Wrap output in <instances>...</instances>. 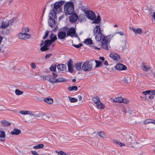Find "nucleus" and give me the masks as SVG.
<instances>
[{"label":"nucleus","mask_w":155,"mask_h":155,"mask_svg":"<svg viewBox=\"0 0 155 155\" xmlns=\"http://www.w3.org/2000/svg\"><path fill=\"white\" fill-rule=\"evenodd\" d=\"M102 32V30L101 29L100 26L96 25L94 28L93 31V34L97 41H100L101 40L102 38L104 36Z\"/></svg>","instance_id":"1"},{"label":"nucleus","mask_w":155,"mask_h":155,"mask_svg":"<svg viewBox=\"0 0 155 155\" xmlns=\"http://www.w3.org/2000/svg\"><path fill=\"white\" fill-rule=\"evenodd\" d=\"M74 10V4L72 2H68L64 5V12L67 15L73 13Z\"/></svg>","instance_id":"2"},{"label":"nucleus","mask_w":155,"mask_h":155,"mask_svg":"<svg viewBox=\"0 0 155 155\" xmlns=\"http://www.w3.org/2000/svg\"><path fill=\"white\" fill-rule=\"evenodd\" d=\"M108 36H103L102 38L101 46L102 48L106 50L109 49V43L110 41L109 40Z\"/></svg>","instance_id":"3"},{"label":"nucleus","mask_w":155,"mask_h":155,"mask_svg":"<svg viewBox=\"0 0 155 155\" xmlns=\"http://www.w3.org/2000/svg\"><path fill=\"white\" fill-rule=\"evenodd\" d=\"M64 3V2L63 1L56 2L54 4V7L52 10L56 12V13H59L61 11V6Z\"/></svg>","instance_id":"4"},{"label":"nucleus","mask_w":155,"mask_h":155,"mask_svg":"<svg viewBox=\"0 0 155 155\" xmlns=\"http://www.w3.org/2000/svg\"><path fill=\"white\" fill-rule=\"evenodd\" d=\"M92 64L89 61L84 62L82 66V69L84 71H89L92 68Z\"/></svg>","instance_id":"5"},{"label":"nucleus","mask_w":155,"mask_h":155,"mask_svg":"<svg viewBox=\"0 0 155 155\" xmlns=\"http://www.w3.org/2000/svg\"><path fill=\"white\" fill-rule=\"evenodd\" d=\"M87 17L89 19L93 20L96 18V15L94 12L90 10H87L85 12Z\"/></svg>","instance_id":"6"},{"label":"nucleus","mask_w":155,"mask_h":155,"mask_svg":"<svg viewBox=\"0 0 155 155\" xmlns=\"http://www.w3.org/2000/svg\"><path fill=\"white\" fill-rule=\"evenodd\" d=\"M18 36L20 39H27L30 38L31 36L30 35L27 33H20L18 35Z\"/></svg>","instance_id":"7"},{"label":"nucleus","mask_w":155,"mask_h":155,"mask_svg":"<svg viewBox=\"0 0 155 155\" xmlns=\"http://www.w3.org/2000/svg\"><path fill=\"white\" fill-rule=\"evenodd\" d=\"M115 68L119 71H121L126 70L127 68V67L123 64H117L115 66Z\"/></svg>","instance_id":"8"},{"label":"nucleus","mask_w":155,"mask_h":155,"mask_svg":"<svg viewBox=\"0 0 155 155\" xmlns=\"http://www.w3.org/2000/svg\"><path fill=\"white\" fill-rule=\"evenodd\" d=\"M76 30L73 28H70L67 31V36L73 37L75 34Z\"/></svg>","instance_id":"9"},{"label":"nucleus","mask_w":155,"mask_h":155,"mask_svg":"<svg viewBox=\"0 0 155 155\" xmlns=\"http://www.w3.org/2000/svg\"><path fill=\"white\" fill-rule=\"evenodd\" d=\"M71 14V16L70 17L69 20L71 23H74L76 21L78 18V17L75 13H72Z\"/></svg>","instance_id":"10"},{"label":"nucleus","mask_w":155,"mask_h":155,"mask_svg":"<svg viewBox=\"0 0 155 155\" xmlns=\"http://www.w3.org/2000/svg\"><path fill=\"white\" fill-rule=\"evenodd\" d=\"M73 64V61L71 59H70L67 62L68 70L71 73H72L74 71Z\"/></svg>","instance_id":"11"},{"label":"nucleus","mask_w":155,"mask_h":155,"mask_svg":"<svg viewBox=\"0 0 155 155\" xmlns=\"http://www.w3.org/2000/svg\"><path fill=\"white\" fill-rule=\"evenodd\" d=\"M67 80L65 78H59L57 79L53 78V81H51V82L52 83L54 84L55 83L65 82Z\"/></svg>","instance_id":"12"},{"label":"nucleus","mask_w":155,"mask_h":155,"mask_svg":"<svg viewBox=\"0 0 155 155\" xmlns=\"http://www.w3.org/2000/svg\"><path fill=\"white\" fill-rule=\"evenodd\" d=\"M58 13H56V12L52 10L50 11V13L49 14V19H53V18L54 19H56V14Z\"/></svg>","instance_id":"13"},{"label":"nucleus","mask_w":155,"mask_h":155,"mask_svg":"<svg viewBox=\"0 0 155 155\" xmlns=\"http://www.w3.org/2000/svg\"><path fill=\"white\" fill-rule=\"evenodd\" d=\"M130 29L133 31L136 35L137 34H140L142 32V29L140 28H135L134 27H132Z\"/></svg>","instance_id":"14"},{"label":"nucleus","mask_w":155,"mask_h":155,"mask_svg":"<svg viewBox=\"0 0 155 155\" xmlns=\"http://www.w3.org/2000/svg\"><path fill=\"white\" fill-rule=\"evenodd\" d=\"M66 36V32L64 31H61L58 34V37L61 40L64 39Z\"/></svg>","instance_id":"15"},{"label":"nucleus","mask_w":155,"mask_h":155,"mask_svg":"<svg viewBox=\"0 0 155 155\" xmlns=\"http://www.w3.org/2000/svg\"><path fill=\"white\" fill-rule=\"evenodd\" d=\"M110 57L115 60H120V56L117 54L113 53H111L110 55Z\"/></svg>","instance_id":"16"},{"label":"nucleus","mask_w":155,"mask_h":155,"mask_svg":"<svg viewBox=\"0 0 155 155\" xmlns=\"http://www.w3.org/2000/svg\"><path fill=\"white\" fill-rule=\"evenodd\" d=\"M5 139V132L0 130V141L2 142H4Z\"/></svg>","instance_id":"17"},{"label":"nucleus","mask_w":155,"mask_h":155,"mask_svg":"<svg viewBox=\"0 0 155 155\" xmlns=\"http://www.w3.org/2000/svg\"><path fill=\"white\" fill-rule=\"evenodd\" d=\"M55 19L54 18L53 19H49L48 20L49 25L52 28L54 27L55 26Z\"/></svg>","instance_id":"18"},{"label":"nucleus","mask_w":155,"mask_h":155,"mask_svg":"<svg viewBox=\"0 0 155 155\" xmlns=\"http://www.w3.org/2000/svg\"><path fill=\"white\" fill-rule=\"evenodd\" d=\"M49 38L50 39V40L53 43L57 39V38L56 35L54 33H52L49 36Z\"/></svg>","instance_id":"19"},{"label":"nucleus","mask_w":155,"mask_h":155,"mask_svg":"<svg viewBox=\"0 0 155 155\" xmlns=\"http://www.w3.org/2000/svg\"><path fill=\"white\" fill-rule=\"evenodd\" d=\"M21 132V130L17 129H14L13 131H11V134L12 135H18Z\"/></svg>","instance_id":"20"},{"label":"nucleus","mask_w":155,"mask_h":155,"mask_svg":"<svg viewBox=\"0 0 155 155\" xmlns=\"http://www.w3.org/2000/svg\"><path fill=\"white\" fill-rule=\"evenodd\" d=\"M57 68L60 71H64L65 69L66 66L64 64H60L57 65Z\"/></svg>","instance_id":"21"},{"label":"nucleus","mask_w":155,"mask_h":155,"mask_svg":"<svg viewBox=\"0 0 155 155\" xmlns=\"http://www.w3.org/2000/svg\"><path fill=\"white\" fill-rule=\"evenodd\" d=\"M143 145L144 143L143 141H140L139 142H137L135 145V148H140Z\"/></svg>","instance_id":"22"},{"label":"nucleus","mask_w":155,"mask_h":155,"mask_svg":"<svg viewBox=\"0 0 155 155\" xmlns=\"http://www.w3.org/2000/svg\"><path fill=\"white\" fill-rule=\"evenodd\" d=\"M74 66L75 68L78 71H80L82 69L81 63L78 62L74 64Z\"/></svg>","instance_id":"23"},{"label":"nucleus","mask_w":155,"mask_h":155,"mask_svg":"<svg viewBox=\"0 0 155 155\" xmlns=\"http://www.w3.org/2000/svg\"><path fill=\"white\" fill-rule=\"evenodd\" d=\"M1 124L4 126H8L11 125V123L5 120H3L1 121Z\"/></svg>","instance_id":"24"},{"label":"nucleus","mask_w":155,"mask_h":155,"mask_svg":"<svg viewBox=\"0 0 155 155\" xmlns=\"http://www.w3.org/2000/svg\"><path fill=\"white\" fill-rule=\"evenodd\" d=\"M9 25L8 21H4L2 22V25L0 27L2 28H4L8 27Z\"/></svg>","instance_id":"25"},{"label":"nucleus","mask_w":155,"mask_h":155,"mask_svg":"<svg viewBox=\"0 0 155 155\" xmlns=\"http://www.w3.org/2000/svg\"><path fill=\"white\" fill-rule=\"evenodd\" d=\"M122 98L121 97H117L113 99L114 102L118 103H122Z\"/></svg>","instance_id":"26"},{"label":"nucleus","mask_w":155,"mask_h":155,"mask_svg":"<svg viewBox=\"0 0 155 155\" xmlns=\"http://www.w3.org/2000/svg\"><path fill=\"white\" fill-rule=\"evenodd\" d=\"M151 123L155 124V120L151 119H147L145 120L144 122V124H148Z\"/></svg>","instance_id":"27"},{"label":"nucleus","mask_w":155,"mask_h":155,"mask_svg":"<svg viewBox=\"0 0 155 155\" xmlns=\"http://www.w3.org/2000/svg\"><path fill=\"white\" fill-rule=\"evenodd\" d=\"M42 115V119L47 120L49 121V120L50 118V116L51 115V114H43V115Z\"/></svg>","instance_id":"28"},{"label":"nucleus","mask_w":155,"mask_h":155,"mask_svg":"<svg viewBox=\"0 0 155 155\" xmlns=\"http://www.w3.org/2000/svg\"><path fill=\"white\" fill-rule=\"evenodd\" d=\"M44 101L48 104H51L53 103V101L51 98L47 97L44 99Z\"/></svg>","instance_id":"29"},{"label":"nucleus","mask_w":155,"mask_h":155,"mask_svg":"<svg viewBox=\"0 0 155 155\" xmlns=\"http://www.w3.org/2000/svg\"><path fill=\"white\" fill-rule=\"evenodd\" d=\"M43 78L44 79L49 81L51 83V81H53V78H51L50 76L49 75H47L43 76Z\"/></svg>","instance_id":"30"},{"label":"nucleus","mask_w":155,"mask_h":155,"mask_svg":"<svg viewBox=\"0 0 155 155\" xmlns=\"http://www.w3.org/2000/svg\"><path fill=\"white\" fill-rule=\"evenodd\" d=\"M84 42L87 45H90L93 44L91 39L90 38H88L85 39Z\"/></svg>","instance_id":"31"},{"label":"nucleus","mask_w":155,"mask_h":155,"mask_svg":"<svg viewBox=\"0 0 155 155\" xmlns=\"http://www.w3.org/2000/svg\"><path fill=\"white\" fill-rule=\"evenodd\" d=\"M141 67L142 70L144 71H147L150 70L149 68L146 65L145 63H143L142 64Z\"/></svg>","instance_id":"32"},{"label":"nucleus","mask_w":155,"mask_h":155,"mask_svg":"<svg viewBox=\"0 0 155 155\" xmlns=\"http://www.w3.org/2000/svg\"><path fill=\"white\" fill-rule=\"evenodd\" d=\"M50 116V118L49 120V122L53 123L56 122L57 118L53 116L52 115H51Z\"/></svg>","instance_id":"33"},{"label":"nucleus","mask_w":155,"mask_h":155,"mask_svg":"<svg viewBox=\"0 0 155 155\" xmlns=\"http://www.w3.org/2000/svg\"><path fill=\"white\" fill-rule=\"evenodd\" d=\"M96 105L97 107L100 109H103L104 107V105L100 101H99L98 103L96 104Z\"/></svg>","instance_id":"34"},{"label":"nucleus","mask_w":155,"mask_h":155,"mask_svg":"<svg viewBox=\"0 0 155 155\" xmlns=\"http://www.w3.org/2000/svg\"><path fill=\"white\" fill-rule=\"evenodd\" d=\"M53 43L50 40H47L45 41L44 43V44L45 46H46L48 47Z\"/></svg>","instance_id":"35"},{"label":"nucleus","mask_w":155,"mask_h":155,"mask_svg":"<svg viewBox=\"0 0 155 155\" xmlns=\"http://www.w3.org/2000/svg\"><path fill=\"white\" fill-rule=\"evenodd\" d=\"M44 145L43 144L41 143L34 146L33 147V148L35 149H38L42 148L44 147Z\"/></svg>","instance_id":"36"},{"label":"nucleus","mask_w":155,"mask_h":155,"mask_svg":"<svg viewBox=\"0 0 155 155\" xmlns=\"http://www.w3.org/2000/svg\"><path fill=\"white\" fill-rule=\"evenodd\" d=\"M94 21L93 22V23H98L101 21V19L99 15L97 16V18L96 19H94Z\"/></svg>","instance_id":"37"},{"label":"nucleus","mask_w":155,"mask_h":155,"mask_svg":"<svg viewBox=\"0 0 155 155\" xmlns=\"http://www.w3.org/2000/svg\"><path fill=\"white\" fill-rule=\"evenodd\" d=\"M93 100L96 104H97L99 101H100L99 98L97 96L94 97L93 98Z\"/></svg>","instance_id":"38"},{"label":"nucleus","mask_w":155,"mask_h":155,"mask_svg":"<svg viewBox=\"0 0 155 155\" xmlns=\"http://www.w3.org/2000/svg\"><path fill=\"white\" fill-rule=\"evenodd\" d=\"M68 90L70 91H77L78 90L77 87L76 86H73L71 87H68Z\"/></svg>","instance_id":"39"},{"label":"nucleus","mask_w":155,"mask_h":155,"mask_svg":"<svg viewBox=\"0 0 155 155\" xmlns=\"http://www.w3.org/2000/svg\"><path fill=\"white\" fill-rule=\"evenodd\" d=\"M114 142L116 144H118L120 146H124L125 145L124 143L120 142L117 140H114Z\"/></svg>","instance_id":"40"},{"label":"nucleus","mask_w":155,"mask_h":155,"mask_svg":"<svg viewBox=\"0 0 155 155\" xmlns=\"http://www.w3.org/2000/svg\"><path fill=\"white\" fill-rule=\"evenodd\" d=\"M68 98L70 102L71 103H74L77 101L78 99L74 97H68Z\"/></svg>","instance_id":"41"},{"label":"nucleus","mask_w":155,"mask_h":155,"mask_svg":"<svg viewBox=\"0 0 155 155\" xmlns=\"http://www.w3.org/2000/svg\"><path fill=\"white\" fill-rule=\"evenodd\" d=\"M29 29L27 27H24L22 29V32L23 33H26L29 31Z\"/></svg>","instance_id":"42"},{"label":"nucleus","mask_w":155,"mask_h":155,"mask_svg":"<svg viewBox=\"0 0 155 155\" xmlns=\"http://www.w3.org/2000/svg\"><path fill=\"white\" fill-rule=\"evenodd\" d=\"M129 102L130 101L128 99L126 98H122V103H124V104H127L129 103Z\"/></svg>","instance_id":"43"},{"label":"nucleus","mask_w":155,"mask_h":155,"mask_svg":"<svg viewBox=\"0 0 155 155\" xmlns=\"http://www.w3.org/2000/svg\"><path fill=\"white\" fill-rule=\"evenodd\" d=\"M49 48L47 47L46 46H45L44 45L40 48V50L42 51H46Z\"/></svg>","instance_id":"44"},{"label":"nucleus","mask_w":155,"mask_h":155,"mask_svg":"<svg viewBox=\"0 0 155 155\" xmlns=\"http://www.w3.org/2000/svg\"><path fill=\"white\" fill-rule=\"evenodd\" d=\"M56 66L55 65H52L50 68V70L51 71H54L56 70Z\"/></svg>","instance_id":"45"},{"label":"nucleus","mask_w":155,"mask_h":155,"mask_svg":"<svg viewBox=\"0 0 155 155\" xmlns=\"http://www.w3.org/2000/svg\"><path fill=\"white\" fill-rule=\"evenodd\" d=\"M23 93V91H21L18 89H16L15 91V94H16L18 95L22 94Z\"/></svg>","instance_id":"46"},{"label":"nucleus","mask_w":155,"mask_h":155,"mask_svg":"<svg viewBox=\"0 0 155 155\" xmlns=\"http://www.w3.org/2000/svg\"><path fill=\"white\" fill-rule=\"evenodd\" d=\"M19 113L23 115L28 114V110H20Z\"/></svg>","instance_id":"47"},{"label":"nucleus","mask_w":155,"mask_h":155,"mask_svg":"<svg viewBox=\"0 0 155 155\" xmlns=\"http://www.w3.org/2000/svg\"><path fill=\"white\" fill-rule=\"evenodd\" d=\"M96 64V67H97L101 66V65L102 63L100 61H98L96 60L95 61Z\"/></svg>","instance_id":"48"},{"label":"nucleus","mask_w":155,"mask_h":155,"mask_svg":"<svg viewBox=\"0 0 155 155\" xmlns=\"http://www.w3.org/2000/svg\"><path fill=\"white\" fill-rule=\"evenodd\" d=\"M127 145L128 146H129V145H130L131 143L132 142V139L130 137H129L127 140Z\"/></svg>","instance_id":"49"},{"label":"nucleus","mask_w":155,"mask_h":155,"mask_svg":"<svg viewBox=\"0 0 155 155\" xmlns=\"http://www.w3.org/2000/svg\"><path fill=\"white\" fill-rule=\"evenodd\" d=\"M42 115H43V114H35L34 115V117H39L40 118H41V119L42 118Z\"/></svg>","instance_id":"50"},{"label":"nucleus","mask_w":155,"mask_h":155,"mask_svg":"<svg viewBox=\"0 0 155 155\" xmlns=\"http://www.w3.org/2000/svg\"><path fill=\"white\" fill-rule=\"evenodd\" d=\"M142 93L143 94L145 95H146L147 94H149L150 95V90L143 91Z\"/></svg>","instance_id":"51"},{"label":"nucleus","mask_w":155,"mask_h":155,"mask_svg":"<svg viewBox=\"0 0 155 155\" xmlns=\"http://www.w3.org/2000/svg\"><path fill=\"white\" fill-rule=\"evenodd\" d=\"M98 135L102 138H104V133L102 131L98 133Z\"/></svg>","instance_id":"52"},{"label":"nucleus","mask_w":155,"mask_h":155,"mask_svg":"<svg viewBox=\"0 0 155 155\" xmlns=\"http://www.w3.org/2000/svg\"><path fill=\"white\" fill-rule=\"evenodd\" d=\"M56 152L58 154H60L61 155H67L66 153L62 151H56Z\"/></svg>","instance_id":"53"},{"label":"nucleus","mask_w":155,"mask_h":155,"mask_svg":"<svg viewBox=\"0 0 155 155\" xmlns=\"http://www.w3.org/2000/svg\"><path fill=\"white\" fill-rule=\"evenodd\" d=\"M84 15L83 14H81L79 16L78 19L81 21H82L84 19Z\"/></svg>","instance_id":"54"},{"label":"nucleus","mask_w":155,"mask_h":155,"mask_svg":"<svg viewBox=\"0 0 155 155\" xmlns=\"http://www.w3.org/2000/svg\"><path fill=\"white\" fill-rule=\"evenodd\" d=\"M48 31L47 30V31H45V35L43 38V39H45L47 37L48 35Z\"/></svg>","instance_id":"55"},{"label":"nucleus","mask_w":155,"mask_h":155,"mask_svg":"<svg viewBox=\"0 0 155 155\" xmlns=\"http://www.w3.org/2000/svg\"><path fill=\"white\" fill-rule=\"evenodd\" d=\"M73 45L76 48H79L80 47H81V46H82V44H79L77 45Z\"/></svg>","instance_id":"56"},{"label":"nucleus","mask_w":155,"mask_h":155,"mask_svg":"<svg viewBox=\"0 0 155 155\" xmlns=\"http://www.w3.org/2000/svg\"><path fill=\"white\" fill-rule=\"evenodd\" d=\"M128 77L125 78H124L123 81L126 84L128 83Z\"/></svg>","instance_id":"57"},{"label":"nucleus","mask_w":155,"mask_h":155,"mask_svg":"<svg viewBox=\"0 0 155 155\" xmlns=\"http://www.w3.org/2000/svg\"><path fill=\"white\" fill-rule=\"evenodd\" d=\"M52 74H53V78H52L56 79V78H57V77L58 76V74L56 73H55L53 72V73H52Z\"/></svg>","instance_id":"58"},{"label":"nucleus","mask_w":155,"mask_h":155,"mask_svg":"<svg viewBox=\"0 0 155 155\" xmlns=\"http://www.w3.org/2000/svg\"><path fill=\"white\" fill-rule=\"evenodd\" d=\"M31 67L33 68H35L36 67L35 64L33 63H31Z\"/></svg>","instance_id":"59"},{"label":"nucleus","mask_w":155,"mask_h":155,"mask_svg":"<svg viewBox=\"0 0 155 155\" xmlns=\"http://www.w3.org/2000/svg\"><path fill=\"white\" fill-rule=\"evenodd\" d=\"M150 95H155V90H150Z\"/></svg>","instance_id":"60"},{"label":"nucleus","mask_w":155,"mask_h":155,"mask_svg":"<svg viewBox=\"0 0 155 155\" xmlns=\"http://www.w3.org/2000/svg\"><path fill=\"white\" fill-rule=\"evenodd\" d=\"M145 33L148 36H149L150 34V33L149 30H146L145 31Z\"/></svg>","instance_id":"61"},{"label":"nucleus","mask_w":155,"mask_h":155,"mask_svg":"<svg viewBox=\"0 0 155 155\" xmlns=\"http://www.w3.org/2000/svg\"><path fill=\"white\" fill-rule=\"evenodd\" d=\"M5 110V108L2 105H0V110L3 111Z\"/></svg>","instance_id":"62"},{"label":"nucleus","mask_w":155,"mask_h":155,"mask_svg":"<svg viewBox=\"0 0 155 155\" xmlns=\"http://www.w3.org/2000/svg\"><path fill=\"white\" fill-rule=\"evenodd\" d=\"M32 154L34 155H39L38 153L35 151H31Z\"/></svg>","instance_id":"63"},{"label":"nucleus","mask_w":155,"mask_h":155,"mask_svg":"<svg viewBox=\"0 0 155 155\" xmlns=\"http://www.w3.org/2000/svg\"><path fill=\"white\" fill-rule=\"evenodd\" d=\"M52 54H47L45 56V58H49L50 57L51 55Z\"/></svg>","instance_id":"64"}]
</instances>
